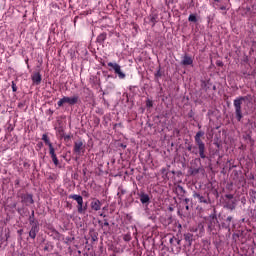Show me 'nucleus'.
<instances>
[{
  "label": "nucleus",
  "mask_w": 256,
  "mask_h": 256,
  "mask_svg": "<svg viewBox=\"0 0 256 256\" xmlns=\"http://www.w3.org/2000/svg\"><path fill=\"white\" fill-rule=\"evenodd\" d=\"M51 159L54 163V165H59V159H57V154H55V148L50 150Z\"/></svg>",
  "instance_id": "f8f14e48"
},
{
  "label": "nucleus",
  "mask_w": 256,
  "mask_h": 256,
  "mask_svg": "<svg viewBox=\"0 0 256 256\" xmlns=\"http://www.w3.org/2000/svg\"><path fill=\"white\" fill-rule=\"evenodd\" d=\"M198 201H199V203H209V201L205 197H203V196H200L198 198Z\"/></svg>",
  "instance_id": "dca6fc26"
},
{
  "label": "nucleus",
  "mask_w": 256,
  "mask_h": 256,
  "mask_svg": "<svg viewBox=\"0 0 256 256\" xmlns=\"http://www.w3.org/2000/svg\"><path fill=\"white\" fill-rule=\"evenodd\" d=\"M139 197L142 205H149V201H151L149 194H145L144 192H142L139 194Z\"/></svg>",
  "instance_id": "0eeeda50"
},
{
  "label": "nucleus",
  "mask_w": 256,
  "mask_h": 256,
  "mask_svg": "<svg viewBox=\"0 0 256 256\" xmlns=\"http://www.w3.org/2000/svg\"><path fill=\"white\" fill-rule=\"evenodd\" d=\"M108 67H110V71H114L116 75H118L119 79H125V73L121 70V66L117 63L109 62Z\"/></svg>",
  "instance_id": "20e7f679"
},
{
  "label": "nucleus",
  "mask_w": 256,
  "mask_h": 256,
  "mask_svg": "<svg viewBox=\"0 0 256 256\" xmlns=\"http://www.w3.org/2000/svg\"><path fill=\"white\" fill-rule=\"evenodd\" d=\"M32 215H35V212H32Z\"/></svg>",
  "instance_id": "bb28decb"
},
{
  "label": "nucleus",
  "mask_w": 256,
  "mask_h": 256,
  "mask_svg": "<svg viewBox=\"0 0 256 256\" xmlns=\"http://www.w3.org/2000/svg\"><path fill=\"white\" fill-rule=\"evenodd\" d=\"M205 135V133L203 131H199L197 132L196 136H195V141L196 144L198 145V149H199V155L201 157V159H205V143H203V141L201 140V137H203Z\"/></svg>",
  "instance_id": "f03ea898"
},
{
  "label": "nucleus",
  "mask_w": 256,
  "mask_h": 256,
  "mask_svg": "<svg viewBox=\"0 0 256 256\" xmlns=\"http://www.w3.org/2000/svg\"><path fill=\"white\" fill-rule=\"evenodd\" d=\"M22 201L25 205H33V196L31 194H25L22 196Z\"/></svg>",
  "instance_id": "6e6552de"
},
{
  "label": "nucleus",
  "mask_w": 256,
  "mask_h": 256,
  "mask_svg": "<svg viewBox=\"0 0 256 256\" xmlns=\"http://www.w3.org/2000/svg\"><path fill=\"white\" fill-rule=\"evenodd\" d=\"M182 65H193V58H191V56L185 55L182 60Z\"/></svg>",
  "instance_id": "ddd939ff"
},
{
  "label": "nucleus",
  "mask_w": 256,
  "mask_h": 256,
  "mask_svg": "<svg viewBox=\"0 0 256 256\" xmlns=\"http://www.w3.org/2000/svg\"><path fill=\"white\" fill-rule=\"evenodd\" d=\"M186 209L189 210V206H186Z\"/></svg>",
  "instance_id": "a878e982"
},
{
  "label": "nucleus",
  "mask_w": 256,
  "mask_h": 256,
  "mask_svg": "<svg viewBox=\"0 0 256 256\" xmlns=\"http://www.w3.org/2000/svg\"><path fill=\"white\" fill-rule=\"evenodd\" d=\"M188 20L191 22V23H197V16H195L194 14H191L188 18Z\"/></svg>",
  "instance_id": "2eb2a0df"
},
{
  "label": "nucleus",
  "mask_w": 256,
  "mask_h": 256,
  "mask_svg": "<svg viewBox=\"0 0 256 256\" xmlns=\"http://www.w3.org/2000/svg\"><path fill=\"white\" fill-rule=\"evenodd\" d=\"M12 90L14 93L17 91V85H15V82H12Z\"/></svg>",
  "instance_id": "6ab92c4d"
},
{
  "label": "nucleus",
  "mask_w": 256,
  "mask_h": 256,
  "mask_svg": "<svg viewBox=\"0 0 256 256\" xmlns=\"http://www.w3.org/2000/svg\"><path fill=\"white\" fill-rule=\"evenodd\" d=\"M81 151H83V142L78 141L74 144V152L77 153V155H81Z\"/></svg>",
  "instance_id": "9b49d317"
},
{
  "label": "nucleus",
  "mask_w": 256,
  "mask_h": 256,
  "mask_svg": "<svg viewBox=\"0 0 256 256\" xmlns=\"http://www.w3.org/2000/svg\"><path fill=\"white\" fill-rule=\"evenodd\" d=\"M32 81L35 85H40L41 84V81H42V78H41V73L39 72H35L33 75H32Z\"/></svg>",
  "instance_id": "9d476101"
},
{
  "label": "nucleus",
  "mask_w": 256,
  "mask_h": 256,
  "mask_svg": "<svg viewBox=\"0 0 256 256\" xmlns=\"http://www.w3.org/2000/svg\"><path fill=\"white\" fill-rule=\"evenodd\" d=\"M233 220V217L229 216L227 217L226 221H228L229 223H231V221Z\"/></svg>",
  "instance_id": "4be33fe9"
},
{
  "label": "nucleus",
  "mask_w": 256,
  "mask_h": 256,
  "mask_svg": "<svg viewBox=\"0 0 256 256\" xmlns=\"http://www.w3.org/2000/svg\"><path fill=\"white\" fill-rule=\"evenodd\" d=\"M247 99V97H240L234 100V109L237 121H241L243 119V112L241 110V105Z\"/></svg>",
  "instance_id": "f257e3e1"
},
{
  "label": "nucleus",
  "mask_w": 256,
  "mask_h": 256,
  "mask_svg": "<svg viewBox=\"0 0 256 256\" xmlns=\"http://www.w3.org/2000/svg\"><path fill=\"white\" fill-rule=\"evenodd\" d=\"M146 107H153V101L147 100L146 101Z\"/></svg>",
  "instance_id": "a211bd4d"
},
{
  "label": "nucleus",
  "mask_w": 256,
  "mask_h": 256,
  "mask_svg": "<svg viewBox=\"0 0 256 256\" xmlns=\"http://www.w3.org/2000/svg\"><path fill=\"white\" fill-rule=\"evenodd\" d=\"M64 103H68V105H76L77 101H79V96L72 97H63Z\"/></svg>",
  "instance_id": "423d86ee"
},
{
  "label": "nucleus",
  "mask_w": 256,
  "mask_h": 256,
  "mask_svg": "<svg viewBox=\"0 0 256 256\" xmlns=\"http://www.w3.org/2000/svg\"><path fill=\"white\" fill-rule=\"evenodd\" d=\"M100 217H105V216L103 215V213H100Z\"/></svg>",
  "instance_id": "b1692460"
},
{
  "label": "nucleus",
  "mask_w": 256,
  "mask_h": 256,
  "mask_svg": "<svg viewBox=\"0 0 256 256\" xmlns=\"http://www.w3.org/2000/svg\"><path fill=\"white\" fill-rule=\"evenodd\" d=\"M124 241H131V236L130 235L124 236Z\"/></svg>",
  "instance_id": "aec40b11"
},
{
  "label": "nucleus",
  "mask_w": 256,
  "mask_h": 256,
  "mask_svg": "<svg viewBox=\"0 0 256 256\" xmlns=\"http://www.w3.org/2000/svg\"><path fill=\"white\" fill-rule=\"evenodd\" d=\"M42 140L48 145L49 151H51V149H55L53 148V144H51V141H49V137L47 136V134H43Z\"/></svg>",
  "instance_id": "4468645a"
},
{
  "label": "nucleus",
  "mask_w": 256,
  "mask_h": 256,
  "mask_svg": "<svg viewBox=\"0 0 256 256\" xmlns=\"http://www.w3.org/2000/svg\"><path fill=\"white\" fill-rule=\"evenodd\" d=\"M200 196H201V195H200L199 193H194V194H193V197H194L195 199H199Z\"/></svg>",
  "instance_id": "412c9836"
},
{
  "label": "nucleus",
  "mask_w": 256,
  "mask_h": 256,
  "mask_svg": "<svg viewBox=\"0 0 256 256\" xmlns=\"http://www.w3.org/2000/svg\"><path fill=\"white\" fill-rule=\"evenodd\" d=\"M37 233H39V226L34 224L29 232V237H31V239H35V237H37Z\"/></svg>",
  "instance_id": "1a4fd4ad"
},
{
  "label": "nucleus",
  "mask_w": 256,
  "mask_h": 256,
  "mask_svg": "<svg viewBox=\"0 0 256 256\" xmlns=\"http://www.w3.org/2000/svg\"><path fill=\"white\" fill-rule=\"evenodd\" d=\"M58 107H63V105H65V101L64 98L60 99L57 103Z\"/></svg>",
  "instance_id": "f3484780"
},
{
  "label": "nucleus",
  "mask_w": 256,
  "mask_h": 256,
  "mask_svg": "<svg viewBox=\"0 0 256 256\" xmlns=\"http://www.w3.org/2000/svg\"><path fill=\"white\" fill-rule=\"evenodd\" d=\"M220 9L222 10V11H225V9H227L225 6H222V7H220Z\"/></svg>",
  "instance_id": "5701e85b"
},
{
  "label": "nucleus",
  "mask_w": 256,
  "mask_h": 256,
  "mask_svg": "<svg viewBox=\"0 0 256 256\" xmlns=\"http://www.w3.org/2000/svg\"><path fill=\"white\" fill-rule=\"evenodd\" d=\"M91 209L93 210V211H101V207H102V205H103V203H101L100 201H99V199H94L92 202H91Z\"/></svg>",
  "instance_id": "39448f33"
},
{
  "label": "nucleus",
  "mask_w": 256,
  "mask_h": 256,
  "mask_svg": "<svg viewBox=\"0 0 256 256\" xmlns=\"http://www.w3.org/2000/svg\"><path fill=\"white\" fill-rule=\"evenodd\" d=\"M217 3H219V1H221V0H215Z\"/></svg>",
  "instance_id": "393cba45"
},
{
  "label": "nucleus",
  "mask_w": 256,
  "mask_h": 256,
  "mask_svg": "<svg viewBox=\"0 0 256 256\" xmlns=\"http://www.w3.org/2000/svg\"><path fill=\"white\" fill-rule=\"evenodd\" d=\"M69 199H73L78 204V213H85L87 207H83V197L81 195L72 194L69 196Z\"/></svg>",
  "instance_id": "7ed1b4c3"
}]
</instances>
